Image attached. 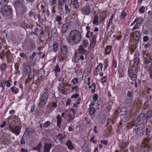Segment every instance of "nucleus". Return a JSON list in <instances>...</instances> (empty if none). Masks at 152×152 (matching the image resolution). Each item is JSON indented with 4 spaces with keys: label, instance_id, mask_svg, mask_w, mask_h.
I'll use <instances>...</instances> for the list:
<instances>
[{
    "label": "nucleus",
    "instance_id": "9d476101",
    "mask_svg": "<svg viewBox=\"0 0 152 152\" xmlns=\"http://www.w3.org/2000/svg\"><path fill=\"white\" fill-rule=\"evenodd\" d=\"M52 147V144L51 143H44V149L43 152H50Z\"/></svg>",
    "mask_w": 152,
    "mask_h": 152
},
{
    "label": "nucleus",
    "instance_id": "2f4dec72",
    "mask_svg": "<svg viewBox=\"0 0 152 152\" xmlns=\"http://www.w3.org/2000/svg\"><path fill=\"white\" fill-rule=\"evenodd\" d=\"M57 29L55 28H54L51 31V36L54 37H56L57 36Z\"/></svg>",
    "mask_w": 152,
    "mask_h": 152
},
{
    "label": "nucleus",
    "instance_id": "e2e57ef3",
    "mask_svg": "<svg viewBox=\"0 0 152 152\" xmlns=\"http://www.w3.org/2000/svg\"><path fill=\"white\" fill-rule=\"evenodd\" d=\"M83 149L84 152H88V149L86 147V146H85V145L83 146L82 147Z\"/></svg>",
    "mask_w": 152,
    "mask_h": 152
},
{
    "label": "nucleus",
    "instance_id": "de8ad7c7",
    "mask_svg": "<svg viewBox=\"0 0 152 152\" xmlns=\"http://www.w3.org/2000/svg\"><path fill=\"white\" fill-rule=\"evenodd\" d=\"M107 76H104L103 77H102L101 78L100 81L101 83H106L107 82Z\"/></svg>",
    "mask_w": 152,
    "mask_h": 152
},
{
    "label": "nucleus",
    "instance_id": "2eb2a0df",
    "mask_svg": "<svg viewBox=\"0 0 152 152\" xmlns=\"http://www.w3.org/2000/svg\"><path fill=\"white\" fill-rule=\"evenodd\" d=\"M79 53L82 54H84L87 53V50L84 49L82 45H80L78 49Z\"/></svg>",
    "mask_w": 152,
    "mask_h": 152
},
{
    "label": "nucleus",
    "instance_id": "f8f14e48",
    "mask_svg": "<svg viewBox=\"0 0 152 152\" xmlns=\"http://www.w3.org/2000/svg\"><path fill=\"white\" fill-rule=\"evenodd\" d=\"M61 52L63 54L65 55L68 53V49L66 45L61 44Z\"/></svg>",
    "mask_w": 152,
    "mask_h": 152
},
{
    "label": "nucleus",
    "instance_id": "72a5a7b5",
    "mask_svg": "<svg viewBox=\"0 0 152 152\" xmlns=\"http://www.w3.org/2000/svg\"><path fill=\"white\" fill-rule=\"evenodd\" d=\"M111 50V48L110 46H107L105 49V54L107 55L110 53Z\"/></svg>",
    "mask_w": 152,
    "mask_h": 152
},
{
    "label": "nucleus",
    "instance_id": "ddd939ff",
    "mask_svg": "<svg viewBox=\"0 0 152 152\" xmlns=\"http://www.w3.org/2000/svg\"><path fill=\"white\" fill-rule=\"evenodd\" d=\"M70 27V24L69 23L64 24L62 27V31L63 33H65Z\"/></svg>",
    "mask_w": 152,
    "mask_h": 152
},
{
    "label": "nucleus",
    "instance_id": "680f3d73",
    "mask_svg": "<svg viewBox=\"0 0 152 152\" xmlns=\"http://www.w3.org/2000/svg\"><path fill=\"white\" fill-rule=\"evenodd\" d=\"M97 37V35L96 34L94 35L92 37L91 41L96 42V38Z\"/></svg>",
    "mask_w": 152,
    "mask_h": 152
},
{
    "label": "nucleus",
    "instance_id": "6e6552de",
    "mask_svg": "<svg viewBox=\"0 0 152 152\" xmlns=\"http://www.w3.org/2000/svg\"><path fill=\"white\" fill-rule=\"evenodd\" d=\"M10 129L12 132L16 135H18L20 133L21 128L18 125L13 126H10Z\"/></svg>",
    "mask_w": 152,
    "mask_h": 152
},
{
    "label": "nucleus",
    "instance_id": "5701e85b",
    "mask_svg": "<svg viewBox=\"0 0 152 152\" xmlns=\"http://www.w3.org/2000/svg\"><path fill=\"white\" fill-rule=\"evenodd\" d=\"M84 13L86 15H88L90 13L91 8L89 6H86L84 9Z\"/></svg>",
    "mask_w": 152,
    "mask_h": 152
},
{
    "label": "nucleus",
    "instance_id": "0e129e2a",
    "mask_svg": "<svg viewBox=\"0 0 152 152\" xmlns=\"http://www.w3.org/2000/svg\"><path fill=\"white\" fill-rule=\"evenodd\" d=\"M37 53L36 52H34L32 55L30 56V58L31 59H33L34 57L36 56Z\"/></svg>",
    "mask_w": 152,
    "mask_h": 152
},
{
    "label": "nucleus",
    "instance_id": "58836bf2",
    "mask_svg": "<svg viewBox=\"0 0 152 152\" xmlns=\"http://www.w3.org/2000/svg\"><path fill=\"white\" fill-rule=\"evenodd\" d=\"M85 48H86L88 45V41L86 39L84 40L82 42V45Z\"/></svg>",
    "mask_w": 152,
    "mask_h": 152
},
{
    "label": "nucleus",
    "instance_id": "13d9d810",
    "mask_svg": "<svg viewBox=\"0 0 152 152\" xmlns=\"http://www.w3.org/2000/svg\"><path fill=\"white\" fill-rule=\"evenodd\" d=\"M96 42H95L91 41V42L90 45V47L91 48H94L95 46Z\"/></svg>",
    "mask_w": 152,
    "mask_h": 152
},
{
    "label": "nucleus",
    "instance_id": "49530a36",
    "mask_svg": "<svg viewBox=\"0 0 152 152\" xmlns=\"http://www.w3.org/2000/svg\"><path fill=\"white\" fill-rule=\"evenodd\" d=\"M1 143L5 145H8L10 143L7 140L5 139L3 140L1 142Z\"/></svg>",
    "mask_w": 152,
    "mask_h": 152
},
{
    "label": "nucleus",
    "instance_id": "bf43d9fd",
    "mask_svg": "<svg viewBox=\"0 0 152 152\" xmlns=\"http://www.w3.org/2000/svg\"><path fill=\"white\" fill-rule=\"evenodd\" d=\"M145 10V8L144 7L142 6L140 7L139 9V12L141 13H144Z\"/></svg>",
    "mask_w": 152,
    "mask_h": 152
},
{
    "label": "nucleus",
    "instance_id": "774afa93",
    "mask_svg": "<svg viewBox=\"0 0 152 152\" xmlns=\"http://www.w3.org/2000/svg\"><path fill=\"white\" fill-rule=\"evenodd\" d=\"M72 90L77 92L78 90V88L77 86H75L74 87L72 88Z\"/></svg>",
    "mask_w": 152,
    "mask_h": 152
},
{
    "label": "nucleus",
    "instance_id": "aec40b11",
    "mask_svg": "<svg viewBox=\"0 0 152 152\" xmlns=\"http://www.w3.org/2000/svg\"><path fill=\"white\" fill-rule=\"evenodd\" d=\"M59 137H60L59 138V141H61L63 139H64L66 137V136L65 135H63L60 133L58 134V135H57L56 136V137L57 139L59 138Z\"/></svg>",
    "mask_w": 152,
    "mask_h": 152
},
{
    "label": "nucleus",
    "instance_id": "4468645a",
    "mask_svg": "<svg viewBox=\"0 0 152 152\" xmlns=\"http://www.w3.org/2000/svg\"><path fill=\"white\" fill-rule=\"evenodd\" d=\"M103 66L101 63H99L96 66L95 69V75H97L99 74V73L102 70Z\"/></svg>",
    "mask_w": 152,
    "mask_h": 152
},
{
    "label": "nucleus",
    "instance_id": "4be33fe9",
    "mask_svg": "<svg viewBox=\"0 0 152 152\" xmlns=\"http://www.w3.org/2000/svg\"><path fill=\"white\" fill-rule=\"evenodd\" d=\"M53 51L55 52H56L58 49V44L56 42H54L53 44Z\"/></svg>",
    "mask_w": 152,
    "mask_h": 152
},
{
    "label": "nucleus",
    "instance_id": "1a4fd4ad",
    "mask_svg": "<svg viewBox=\"0 0 152 152\" xmlns=\"http://www.w3.org/2000/svg\"><path fill=\"white\" fill-rule=\"evenodd\" d=\"M13 4L16 9L20 8L24 6L23 0H17L14 2Z\"/></svg>",
    "mask_w": 152,
    "mask_h": 152
},
{
    "label": "nucleus",
    "instance_id": "6ab92c4d",
    "mask_svg": "<svg viewBox=\"0 0 152 152\" xmlns=\"http://www.w3.org/2000/svg\"><path fill=\"white\" fill-rule=\"evenodd\" d=\"M96 112L95 109L93 107H90L88 110V113L90 115H92L94 114Z\"/></svg>",
    "mask_w": 152,
    "mask_h": 152
},
{
    "label": "nucleus",
    "instance_id": "052dcab7",
    "mask_svg": "<svg viewBox=\"0 0 152 152\" xmlns=\"http://www.w3.org/2000/svg\"><path fill=\"white\" fill-rule=\"evenodd\" d=\"M20 56L23 59L26 58L28 57L27 56L23 53H21L20 54Z\"/></svg>",
    "mask_w": 152,
    "mask_h": 152
},
{
    "label": "nucleus",
    "instance_id": "9b49d317",
    "mask_svg": "<svg viewBox=\"0 0 152 152\" xmlns=\"http://www.w3.org/2000/svg\"><path fill=\"white\" fill-rule=\"evenodd\" d=\"M128 73L132 80L133 81H135L136 80L137 76L134 73L133 70L132 69L129 68L128 70Z\"/></svg>",
    "mask_w": 152,
    "mask_h": 152
},
{
    "label": "nucleus",
    "instance_id": "f3484780",
    "mask_svg": "<svg viewBox=\"0 0 152 152\" xmlns=\"http://www.w3.org/2000/svg\"><path fill=\"white\" fill-rule=\"evenodd\" d=\"M23 71L26 74H28L31 71V67L28 65H25L24 67Z\"/></svg>",
    "mask_w": 152,
    "mask_h": 152
},
{
    "label": "nucleus",
    "instance_id": "dca6fc26",
    "mask_svg": "<svg viewBox=\"0 0 152 152\" xmlns=\"http://www.w3.org/2000/svg\"><path fill=\"white\" fill-rule=\"evenodd\" d=\"M134 39L135 40H138L140 37V32L138 31L133 32Z\"/></svg>",
    "mask_w": 152,
    "mask_h": 152
},
{
    "label": "nucleus",
    "instance_id": "3c124183",
    "mask_svg": "<svg viewBox=\"0 0 152 152\" xmlns=\"http://www.w3.org/2000/svg\"><path fill=\"white\" fill-rule=\"evenodd\" d=\"M127 96L128 97L126 100V102H129V103H131L132 99V96Z\"/></svg>",
    "mask_w": 152,
    "mask_h": 152
},
{
    "label": "nucleus",
    "instance_id": "a211bd4d",
    "mask_svg": "<svg viewBox=\"0 0 152 152\" xmlns=\"http://www.w3.org/2000/svg\"><path fill=\"white\" fill-rule=\"evenodd\" d=\"M28 79L26 80V82H28L29 81L31 80L34 77V71H31L28 73Z\"/></svg>",
    "mask_w": 152,
    "mask_h": 152
},
{
    "label": "nucleus",
    "instance_id": "c756f323",
    "mask_svg": "<svg viewBox=\"0 0 152 152\" xmlns=\"http://www.w3.org/2000/svg\"><path fill=\"white\" fill-rule=\"evenodd\" d=\"M114 15L113 14H112L111 15L110 18V19L109 21V22L107 25V29H108L109 28L112 22V21L114 18Z\"/></svg>",
    "mask_w": 152,
    "mask_h": 152
},
{
    "label": "nucleus",
    "instance_id": "473e14b6",
    "mask_svg": "<svg viewBox=\"0 0 152 152\" xmlns=\"http://www.w3.org/2000/svg\"><path fill=\"white\" fill-rule=\"evenodd\" d=\"M1 72H3L6 71L7 65L3 63L0 66Z\"/></svg>",
    "mask_w": 152,
    "mask_h": 152
},
{
    "label": "nucleus",
    "instance_id": "c9c22d12",
    "mask_svg": "<svg viewBox=\"0 0 152 152\" xmlns=\"http://www.w3.org/2000/svg\"><path fill=\"white\" fill-rule=\"evenodd\" d=\"M110 131L109 129H106L104 130V136L106 137H108L110 134Z\"/></svg>",
    "mask_w": 152,
    "mask_h": 152
},
{
    "label": "nucleus",
    "instance_id": "e433bc0d",
    "mask_svg": "<svg viewBox=\"0 0 152 152\" xmlns=\"http://www.w3.org/2000/svg\"><path fill=\"white\" fill-rule=\"evenodd\" d=\"M68 117L67 121L68 122H70L72 121L75 118V116H73L71 113H69L67 115Z\"/></svg>",
    "mask_w": 152,
    "mask_h": 152
},
{
    "label": "nucleus",
    "instance_id": "4d7b16f0",
    "mask_svg": "<svg viewBox=\"0 0 152 152\" xmlns=\"http://www.w3.org/2000/svg\"><path fill=\"white\" fill-rule=\"evenodd\" d=\"M126 13L124 12H123L120 15V18L123 19L126 16Z\"/></svg>",
    "mask_w": 152,
    "mask_h": 152
},
{
    "label": "nucleus",
    "instance_id": "f257e3e1",
    "mask_svg": "<svg viewBox=\"0 0 152 152\" xmlns=\"http://www.w3.org/2000/svg\"><path fill=\"white\" fill-rule=\"evenodd\" d=\"M9 1V0H0V5L3 6L1 9V12L5 18L7 20H13L12 10L10 5H6Z\"/></svg>",
    "mask_w": 152,
    "mask_h": 152
},
{
    "label": "nucleus",
    "instance_id": "f704fd0d",
    "mask_svg": "<svg viewBox=\"0 0 152 152\" xmlns=\"http://www.w3.org/2000/svg\"><path fill=\"white\" fill-rule=\"evenodd\" d=\"M66 145L68 146V148L70 150L74 148L72 143L71 141L69 140L66 143Z\"/></svg>",
    "mask_w": 152,
    "mask_h": 152
},
{
    "label": "nucleus",
    "instance_id": "37998d69",
    "mask_svg": "<svg viewBox=\"0 0 152 152\" xmlns=\"http://www.w3.org/2000/svg\"><path fill=\"white\" fill-rule=\"evenodd\" d=\"M58 9L61 11L62 10L63 8V7L64 5V3L61 2H58Z\"/></svg>",
    "mask_w": 152,
    "mask_h": 152
},
{
    "label": "nucleus",
    "instance_id": "79ce46f5",
    "mask_svg": "<svg viewBox=\"0 0 152 152\" xmlns=\"http://www.w3.org/2000/svg\"><path fill=\"white\" fill-rule=\"evenodd\" d=\"M93 23L95 24H98V16L97 15H96L94 17Z\"/></svg>",
    "mask_w": 152,
    "mask_h": 152
},
{
    "label": "nucleus",
    "instance_id": "5fc2aeb1",
    "mask_svg": "<svg viewBox=\"0 0 152 152\" xmlns=\"http://www.w3.org/2000/svg\"><path fill=\"white\" fill-rule=\"evenodd\" d=\"M0 57L1 59L2 60L5 59V55L4 52H2L0 54Z\"/></svg>",
    "mask_w": 152,
    "mask_h": 152
},
{
    "label": "nucleus",
    "instance_id": "393cba45",
    "mask_svg": "<svg viewBox=\"0 0 152 152\" xmlns=\"http://www.w3.org/2000/svg\"><path fill=\"white\" fill-rule=\"evenodd\" d=\"M45 75V71L44 69H41L38 72V75L39 77H42Z\"/></svg>",
    "mask_w": 152,
    "mask_h": 152
},
{
    "label": "nucleus",
    "instance_id": "603ef678",
    "mask_svg": "<svg viewBox=\"0 0 152 152\" xmlns=\"http://www.w3.org/2000/svg\"><path fill=\"white\" fill-rule=\"evenodd\" d=\"M50 124L51 123L50 121H47L43 124V126L45 128H47L50 125Z\"/></svg>",
    "mask_w": 152,
    "mask_h": 152
},
{
    "label": "nucleus",
    "instance_id": "b1692460",
    "mask_svg": "<svg viewBox=\"0 0 152 152\" xmlns=\"http://www.w3.org/2000/svg\"><path fill=\"white\" fill-rule=\"evenodd\" d=\"M53 99L52 100L53 104L50 105L53 108H56L57 107L56 99L55 96L53 97Z\"/></svg>",
    "mask_w": 152,
    "mask_h": 152
},
{
    "label": "nucleus",
    "instance_id": "69168bd1",
    "mask_svg": "<svg viewBox=\"0 0 152 152\" xmlns=\"http://www.w3.org/2000/svg\"><path fill=\"white\" fill-rule=\"evenodd\" d=\"M145 92L147 94H152L151 92H152V91L148 88L146 90Z\"/></svg>",
    "mask_w": 152,
    "mask_h": 152
},
{
    "label": "nucleus",
    "instance_id": "4c0bfd02",
    "mask_svg": "<svg viewBox=\"0 0 152 152\" xmlns=\"http://www.w3.org/2000/svg\"><path fill=\"white\" fill-rule=\"evenodd\" d=\"M65 7L66 14H70L71 12V9L69 8L67 4H65Z\"/></svg>",
    "mask_w": 152,
    "mask_h": 152
},
{
    "label": "nucleus",
    "instance_id": "338daca9",
    "mask_svg": "<svg viewBox=\"0 0 152 152\" xmlns=\"http://www.w3.org/2000/svg\"><path fill=\"white\" fill-rule=\"evenodd\" d=\"M15 87L14 86H13L12 87V88H11V91H12V92H14V94H17L18 93V91H15Z\"/></svg>",
    "mask_w": 152,
    "mask_h": 152
},
{
    "label": "nucleus",
    "instance_id": "a18cd8bd",
    "mask_svg": "<svg viewBox=\"0 0 152 152\" xmlns=\"http://www.w3.org/2000/svg\"><path fill=\"white\" fill-rule=\"evenodd\" d=\"M135 20H136V23L137 22L139 24H141L143 22V19L141 18H137Z\"/></svg>",
    "mask_w": 152,
    "mask_h": 152
},
{
    "label": "nucleus",
    "instance_id": "f03ea898",
    "mask_svg": "<svg viewBox=\"0 0 152 152\" xmlns=\"http://www.w3.org/2000/svg\"><path fill=\"white\" fill-rule=\"evenodd\" d=\"M82 38L80 33L77 30L72 31L69 35L66 37V40L72 45H75L80 42Z\"/></svg>",
    "mask_w": 152,
    "mask_h": 152
},
{
    "label": "nucleus",
    "instance_id": "8fccbe9b",
    "mask_svg": "<svg viewBox=\"0 0 152 152\" xmlns=\"http://www.w3.org/2000/svg\"><path fill=\"white\" fill-rule=\"evenodd\" d=\"M73 83L74 85H75L76 84L78 83V79L77 78H74L71 81Z\"/></svg>",
    "mask_w": 152,
    "mask_h": 152
},
{
    "label": "nucleus",
    "instance_id": "c03bdc74",
    "mask_svg": "<svg viewBox=\"0 0 152 152\" xmlns=\"http://www.w3.org/2000/svg\"><path fill=\"white\" fill-rule=\"evenodd\" d=\"M145 115L148 119L150 118L152 116V111L151 110L149 111Z\"/></svg>",
    "mask_w": 152,
    "mask_h": 152
},
{
    "label": "nucleus",
    "instance_id": "6e6d98bb",
    "mask_svg": "<svg viewBox=\"0 0 152 152\" xmlns=\"http://www.w3.org/2000/svg\"><path fill=\"white\" fill-rule=\"evenodd\" d=\"M55 72H60V69L58 65H56L54 69Z\"/></svg>",
    "mask_w": 152,
    "mask_h": 152
},
{
    "label": "nucleus",
    "instance_id": "7ed1b4c3",
    "mask_svg": "<svg viewBox=\"0 0 152 152\" xmlns=\"http://www.w3.org/2000/svg\"><path fill=\"white\" fill-rule=\"evenodd\" d=\"M144 61L145 64V68L148 71L151 69L152 65V59L147 52H145L143 53Z\"/></svg>",
    "mask_w": 152,
    "mask_h": 152
},
{
    "label": "nucleus",
    "instance_id": "a19ab883",
    "mask_svg": "<svg viewBox=\"0 0 152 152\" xmlns=\"http://www.w3.org/2000/svg\"><path fill=\"white\" fill-rule=\"evenodd\" d=\"M57 124L58 127H59L61 124V121L62 119L60 116H59L57 117Z\"/></svg>",
    "mask_w": 152,
    "mask_h": 152
},
{
    "label": "nucleus",
    "instance_id": "20e7f679",
    "mask_svg": "<svg viewBox=\"0 0 152 152\" xmlns=\"http://www.w3.org/2000/svg\"><path fill=\"white\" fill-rule=\"evenodd\" d=\"M144 126L141 124L137 125L134 128L136 134L140 136L143 135L144 132Z\"/></svg>",
    "mask_w": 152,
    "mask_h": 152
},
{
    "label": "nucleus",
    "instance_id": "09e8293b",
    "mask_svg": "<svg viewBox=\"0 0 152 152\" xmlns=\"http://www.w3.org/2000/svg\"><path fill=\"white\" fill-rule=\"evenodd\" d=\"M21 26L22 27L24 28H30L29 25L25 23H23L21 24Z\"/></svg>",
    "mask_w": 152,
    "mask_h": 152
},
{
    "label": "nucleus",
    "instance_id": "864d4df0",
    "mask_svg": "<svg viewBox=\"0 0 152 152\" xmlns=\"http://www.w3.org/2000/svg\"><path fill=\"white\" fill-rule=\"evenodd\" d=\"M42 146V145L41 144V143L40 142V143L38 144V145L37 147H35V148L36 149L38 150L39 151Z\"/></svg>",
    "mask_w": 152,
    "mask_h": 152
},
{
    "label": "nucleus",
    "instance_id": "cd10ccee",
    "mask_svg": "<svg viewBox=\"0 0 152 152\" xmlns=\"http://www.w3.org/2000/svg\"><path fill=\"white\" fill-rule=\"evenodd\" d=\"M134 61L133 66L135 67H137L139 62V59L137 57H136L134 58Z\"/></svg>",
    "mask_w": 152,
    "mask_h": 152
},
{
    "label": "nucleus",
    "instance_id": "7c9ffc66",
    "mask_svg": "<svg viewBox=\"0 0 152 152\" xmlns=\"http://www.w3.org/2000/svg\"><path fill=\"white\" fill-rule=\"evenodd\" d=\"M34 132V131L31 128H27L25 130V134L27 133L28 135L31 134Z\"/></svg>",
    "mask_w": 152,
    "mask_h": 152
},
{
    "label": "nucleus",
    "instance_id": "a878e982",
    "mask_svg": "<svg viewBox=\"0 0 152 152\" xmlns=\"http://www.w3.org/2000/svg\"><path fill=\"white\" fill-rule=\"evenodd\" d=\"M20 9V10H21V11L20 12V14L21 15H24L26 14V7L24 5Z\"/></svg>",
    "mask_w": 152,
    "mask_h": 152
},
{
    "label": "nucleus",
    "instance_id": "39448f33",
    "mask_svg": "<svg viewBox=\"0 0 152 152\" xmlns=\"http://www.w3.org/2000/svg\"><path fill=\"white\" fill-rule=\"evenodd\" d=\"M148 118L144 114H141L136 120V121L138 122L139 124H142L146 123Z\"/></svg>",
    "mask_w": 152,
    "mask_h": 152
},
{
    "label": "nucleus",
    "instance_id": "412c9836",
    "mask_svg": "<svg viewBox=\"0 0 152 152\" xmlns=\"http://www.w3.org/2000/svg\"><path fill=\"white\" fill-rule=\"evenodd\" d=\"M80 54L78 53H76L73 57V59L74 60L76 63H78L79 61L80 58Z\"/></svg>",
    "mask_w": 152,
    "mask_h": 152
},
{
    "label": "nucleus",
    "instance_id": "423d86ee",
    "mask_svg": "<svg viewBox=\"0 0 152 152\" xmlns=\"http://www.w3.org/2000/svg\"><path fill=\"white\" fill-rule=\"evenodd\" d=\"M130 117L129 113H126L125 112H123V113L121 115V121L123 122H126L128 121Z\"/></svg>",
    "mask_w": 152,
    "mask_h": 152
},
{
    "label": "nucleus",
    "instance_id": "c85d7f7f",
    "mask_svg": "<svg viewBox=\"0 0 152 152\" xmlns=\"http://www.w3.org/2000/svg\"><path fill=\"white\" fill-rule=\"evenodd\" d=\"M62 20V18L60 16L57 15L55 18V20L56 21L58 22V24L60 25L61 24V21Z\"/></svg>",
    "mask_w": 152,
    "mask_h": 152
},
{
    "label": "nucleus",
    "instance_id": "ea45409f",
    "mask_svg": "<svg viewBox=\"0 0 152 152\" xmlns=\"http://www.w3.org/2000/svg\"><path fill=\"white\" fill-rule=\"evenodd\" d=\"M73 6L75 8L77 9L79 7V3L77 0H74L73 1Z\"/></svg>",
    "mask_w": 152,
    "mask_h": 152
},
{
    "label": "nucleus",
    "instance_id": "bb28decb",
    "mask_svg": "<svg viewBox=\"0 0 152 152\" xmlns=\"http://www.w3.org/2000/svg\"><path fill=\"white\" fill-rule=\"evenodd\" d=\"M128 144L127 142H122L120 144L119 147L121 149H125L128 146Z\"/></svg>",
    "mask_w": 152,
    "mask_h": 152
},
{
    "label": "nucleus",
    "instance_id": "0eeeda50",
    "mask_svg": "<svg viewBox=\"0 0 152 152\" xmlns=\"http://www.w3.org/2000/svg\"><path fill=\"white\" fill-rule=\"evenodd\" d=\"M48 98V96H41L38 104L39 106L40 107H43L47 102Z\"/></svg>",
    "mask_w": 152,
    "mask_h": 152
}]
</instances>
